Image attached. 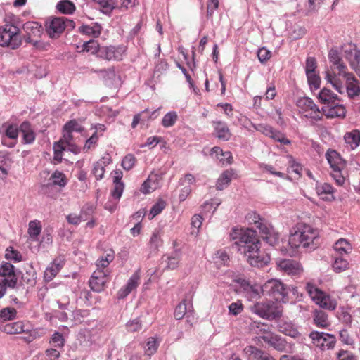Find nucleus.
I'll return each mask as SVG.
<instances>
[{"mask_svg": "<svg viewBox=\"0 0 360 360\" xmlns=\"http://www.w3.org/2000/svg\"><path fill=\"white\" fill-rule=\"evenodd\" d=\"M288 243L292 248L302 247L307 251H312L319 245V233L309 225H304L302 229L291 233Z\"/></svg>", "mask_w": 360, "mask_h": 360, "instance_id": "obj_1", "label": "nucleus"}, {"mask_svg": "<svg viewBox=\"0 0 360 360\" xmlns=\"http://www.w3.org/2000/svg\"><path fill=\"white\" fill-rule=\"evenodd\" d=\"M290 287L280 279L271 278L264 284L263 295L269 296L276 302L287 303L289 302Z\"/></svg>", "mask_w": 360, "mask_h": 360, "instance_id": "obj_2", "label": "nucleus"}, {"mask_svg": "<svg viewBox=\"0 0 360 360\" xmlns=\"http://www.w3.org/2000/svg\"><path fill=\"white\" fill-rule=\"evenodd\" d=\"M230 238L233 240H236L231 245V249L233 251L242 253L245 246H250L251 243L255 242V240L257 239V231L252 229L243 230L234 227L230 233Z\"/></svg>", "mask_w": 360, "mask_h": 360, "instance_id": "obj_3", "label": "nucleus"}, {"mask_svg": "<svg viewBox=\"0 0 360 360\" xmlns=\"http://www.w3.org/2000/svg\"><path fill=\"white\" fill-rule=\"evenodd\" d=\"M260 241L257 238L255 242L251 243L250 246H245L242 254L247 257V261L254 267L262 268L266 266L270 262V257L268 254L262 252L259 247Z\"/></svg>", "mask_w": 360, "mask_h": 360, "instance_id": "obj_4", "label": "nucleus"}, {"mask_svg": "<svg viewBox=\"0 0 360 360\" xmlns=\"http://www.w3.org/2000/svg\"><path fill=\"white\" fill-rule=\"evenodd\" d=\"M20 30L13 24H6L0 27V46L11 49H18L22 44Z\"/></svg>", "mask_w": 360, "mask_h": 360, "instance_id": "obj_5", "label": "nucleus"}, {"mask_svg": "<svg viewBox=\"0 0 360 360\" xmlns=\"http://www.w3.org/2000/svg\"><path fill=\"white\" fill-rule=\"evenodd\" d=\"M250 310L259 317L267 320H274L282 315V311L271 302H257L250 307Z\"/></svg>", "mask_w": 360, "mask_h": 360, "instance_id": "obj_6", "label": "nucleus"}, {"mask_svg": "<svg viewBox=\"0 0 360 360\" xmlns=\"http://www.w3.org/2000/svg\"><path fill=\"white\" fill-rule=\"evenodd\" d=\"M236 282L240 286V291L243 292L245 296L250 300H257L263 295L264 285H260L257 283H252L245 278H239Z\"/></svg>", "mask_w": 360, "mask_h": 360, "instance_id": "obj_7", "label": "nucleus"}, {"mask_svg": "<svg viewBox=\"0 0 360 360\" xmlns=\"http://www.w3.org/2000/svg\"><path fill=\"white\" fill-rule=\"evenodd\" d=\"M65 22L63 17H53L46 20V32L51 39H58L64 32Z\"/></svg>", "mask_w": 360, "mask_h": 360, "instance_id": "obj_8", "label": "nucleus"}, {"mask_svg": "<svg viewBox=\"0 0 360 360\" xmlns=\"http://www.w3.org/2000/svg\"><path fill=\"white\" fill-rule=\"evenodd\" d=\"M309 337L312 339L314 344L321 346L322 349L325 347L327 349H332L336 342L335 335L327 333L312 331L310 333Z\"/></svg>", "mask_w": 360, "mask_h": 360, "instance_id": "obj_9", "label": "nucleus"}, {"mask_svg": "<svg viewBox=\"0 0 360 360\" xmlns=\"http://www.w3.org/2000/svg\"><path fill=\"white\" fill-rule=\"evenodd\" d=\"M261 338L278 352H288L290 348L286 340L279 335L271 333L269 335H263Z\"/></svg>", "mask_w": 360, "mask_h": 360, "instance_id": "obj_10", "label": "nucleus"}, {"mask_svg": "<svg viewBox=\"0 0 360 360\" xmlns=\"http://www.w3.org/2000/svg\"><path fill=\"white\" fill-rule=\"evenodd\" d=\"M326 158L334 172H342L346 167V160L335 150L328 149L326 153Z\"/></svg>", "mask_w": 360, "mask_h": 360, "instance_id": "obj_11", "label": "nucleus"}, {"mask_svg": "<svg viewBox=\"0 0 360 360\" xmlns=\"http://www.w3.org/2000/svg\"><path fill=\"white\" fill-rule=\"evenodd\" d=\"M276 264L281 271L289 275L298 274L302 270L300 264L290 259H279L276 262Z\"/></svg>", "mask_w": 360, "mask_h": 360, "instance_id": "obj_12", "label": "nucleus"}, {"mask_svg": "<svg viewBox=\"0 0 360 360\" xmlns=\"http://www.w3.org/2000/svg\"><path fill=\"white\" fill-rule=\"evenodd\" d=\"M106 273L103 270H96L91 275L89 279V285L95 292H101L106 283Z\"/></svg>", "mask_w": 360, "mask_h": 360, "instance_id": "obj_13", "label": "nucleus"}, {"mask_svg": "<svg viewBox=\"0 0 360 360\" xmlns=\"http://www.w3.org/2000/svg\"><path fill=\"white\" fill-rule=\"evenodd\" d=\"M321 112L327 118H344L346 115L345 108L342 105H340L337 103L323 107Z\"/></svg>", "mask_w": 360, "mask_h": 360, "instance_id": "obj_14", "label": "nucleus"}, {"mask_svg": "<svg viewBox=\"0 0 360 360\" xmlns=\"http://www.w3.org/2000/svg\"><path fill=\"white\" fill-rule=\"evenodd\" d=\"M346 78V91L348 96L354 99L355 97L360 96V86L358 80L352 73H345L343 75Z\"/></svg>", "mask_w": 360, "mask_h": 360, "instance_id": "obj_15", "label": "nucleus"}, {"mask_svg": "<svg viewBox=\"0 0 360 360\" xmlns=\"http://www.w3.org/2000/svg\"><path fill=\"white\" fill-rule=\"evenodd\" d=\"M98 57L108 60H121L122 49L115 46H101L98 50Z\"/></svg>", "mask_w": 360, "mask_h": 360, "instance_id": "obj_16", "label": "nucleus"}, {"mask_svg": "<svg viewBox=\"0 0 360 360\" xmlns=\"http://www.w3.org/2000/svg\"><path fill=\"white\" fill-rule=\"evenodd\" d=\"M0 330L7 334H18L22 333H27L28 328H25V324L22 321L12 323H1L0 324Z\"/></svg>", "mask_w": 360, "mask_h": 360, "instance_id": "obj_17", "label": "nucleus"}, {"mask_svg": "<svg viewBox=\"0 0 360 360\" xmlns=\"http://www.w3.org/2000/svg\"><path fill=\"white\" fill-rule=\"evenodd\" d=\"M245 351L249 356V360H276L268 352L255 346L247 347Z\"/></svg>", "mask_w": 360, "mask_h": 360, "instance_id": "obj_18", "label": "nucleus"}, {"mask_svg": "<svg viewBox=\"0 0 360 360\" xmlns=\"http://www.w3.org/2000/svg\"><path fill=\"white\" fill-rule=\"evenodd\" d=\"M182 252L181 249H175L170 255H164L162 258V262H167V268L175 269L178 267L181 258Z\"/></svg>", "mask_w": 360, "mask_h": 360, "instance_id": "obj_19", "label": "nucleus"}, {"mask_svg": "<svg viewBox=\"0 0 360 360\" xmlns=\"http://www.w3.org/2000/svg\"><path fill=\"white\" fill-rule=\"evenodd\" d=\"M317 304L323 309H326L330 311H333L337 307V302L331 299L330 297L326 295L324 292H322L321 295L317 296L316 299H314Z\"/></svg>", "mask_w": 360, "mask_h": 360, "instance_id": "obj_20", "label": "nucleus"}, {"mask_svg": "<svg viewBox=\"0 0 360 360\" xmlns=\"http://www.w3.org/2000/svg\"><path fill=\"white\" fill-rule=\"evenodd\" d=\"M277 328L279 332L292 338H297L301 335L292 323L281 320L278 322Z\"/></svg>", "mask_w": 360, "mask_h": 360, "instance_id": "obj_21", "label": "nucleus"}, {"mask_svg": "<svg viewBox=\"0 0 360 360\" xmlns=\"http://www.w3.org/2000/svg\"><path fill=\"white\" fill-rule=\"evenodd\" d=\"M140 277L137 273H135L129 279L126 286L120 290L118 292V298L123 299L127 297L134 289L138 285V281Z\"/></svg>", "mask_w": 360, "mask_h": 360, "instance_id": "obj_22", "label": "nucleus"}, {"mask_svg": "<svg viewBox=\"0 0 360 360\" xmlns=\"http://www.w3.org/2000/svg\"><path fill=\"white\" fill-rule=\"evenodd\" d=\"M67 184V179L65 175L56 170L51 176L49 179V182L46 184L43 185V188H49L52 186H58L60 187H64Z\"/></svg>", "mask_w": 360, "mask_h": 360, "instance_id": "obj_23", "label": "nucleus"}, {"mask_svg": "<svg viewBox=\"0 0 360 360\" xmlns=\"http://www.w3.org/2000/svg\"><path fill=\"white\" fill-rule=\"evenodd\" d=\"M328 58L330 62L338 70L340 75L347 73V67L342 63L340 53L337 50L331 49L328 53Z\"/></svg>", "mask_w": 360, "mask_h": 360, "instance_id": "obj_24", "label": "nucleus"}, {"mask_svg": "<svg viewBox=\"0 0 360 360\" xmlns=\"http://www.w3.org/2000/svg\"><path fill=\"white\" fill-rule=\"evenodd\" d=\"M319 99L321 103L330 105L338 100V96L333 93L331 90L323 88L319 94Z\"/></svg>", "mask_w": 360, "mask_h": 360, "instance_id": "obj_25", "label": "nucleus"}, {"mask_svg": "<svg viewBox=\"0 0 360 360\" xmlns=\"http://www.w3.org/2000/svg\"><path fill=\"white\" fill-rule=\"evenodd\" d=\"M193 311L187 309L186 300H184L176 307L174 313V318L176 320H181L184 316L187 319H190L192 315ZM190 321V320H188Z\"/></svg>", "mask_w": 360, "mask_h": 360, "instance_id": "obj_26", "label": "nucleus"}, {"mask_svg": "<svg viewBox=\"0 0 360 360\" xmlns=\"http://www.w3.org/2000/svg\"><path fill=\"white\" fill-rule=\"evenodd\" d=\"M214 124L217 138L224 141H228L231 138L230 131L224 122L218 121L214 122Z\"/></svg>", "mask_w": 360, "mask_h": 360, "instance_id": "obj_27", "label": "nucleus"}, {"mask_svg": "<svg viewBox=\"0 0 360 360\" xmlns=\"http://www.w3.org/2000/svg\"><path fill=\"white\" fill-rule=\"evenodd\" d=\"M314 322L317 326L323 328H326L330 326L328 314L321 309L314 311Z\"/></svg>", "mask_w": 360, "mask_h": 360, "instance_id": "obj_28", "label": "nucleus"}, {"mask_svg": "<svg viewBox=\"0 0 360 360\" xmlns=\"http://www.w3.org/2000/svg\"><path fill=\"white\" fill-rule=\"evenodd\" d=\"M110 162V158H103L102 160L96 162L94 165L92 172L95 176L96 179H101L105 173V167L106 165L109 164Z\"/></svg>", "mask_w": 360, "mask_h": 360, "instance_id": "obj_29", "label": "nucleus"}, {"mask_svg": "<svg viewBox=\"0 0 360 360\" xmlns=\"http://www.w3.org/2000/svg\"><path fill=\"white\" fill-rule=\"evenodd\" d=\"M233 175V172L232 169L226 170V171L223 172V173L221 174V176L217 179V181L216 184L217 189L221 191L225 187H226L231 182Z\"/></svg>", "mask_w": 360, "mask_h": 360, "instance_id": "obj_30", "label": "nucleus"}, {"mask_svg": "<svg viewBox=\"0 0 360 360\" xmlns=\"http://www.w3.org/2000/svg\"><path fill=\"white\" fill-rule=\"evenodd\" d=\"M56 8L63 14L71 15L75 11V6L70 0H60L57 4Z\"/></svg>", "mask_w": 360, "mask_h": 360, "instance_id": "obj_31", "label": "nucleus"}, {"mask_svg": "<svg viewBox=\"0 0 360 360\" xmlns=\"http://www.w3.org/2000/svg\"><path fill=\"white\" fill-rule=\"evenodd\" d=\"M345 140L347 143L350 144L352 148H356L360 144V132L358 130H353L345 135Z\"/></svg>", "mask_w": 360, "mask_h": 360, "instance_id": "obj_32", "label": "nucleus"}, {"mask_svg": "<svg viewBox=\"0 0 360 360\" xmlns=\"http://www.w3.org/2000/svg\"><path fill=\"white\" fill-rule=\"evenodd\" d=\"M17 284V278L14 276L11 278H4L0 281V298H1L6 290V287L14 288Z\"/></svg>", "mask_w": 360, "mask_h": 360, "instance_id": "obj_33", "label": "nucleus"}, {"mask_svg": "<svg viewBox=\"0 0 360 360\" xmlns=\"http://www.w3.org/2000/svg\"><path fill=\"white\" fill-rule=\"evenodd\" d=\"M101 6V11L108 15L112 13L115 8L114 2L112 0H93Z\"/></svg>", "mask_w": 360, "mask_h": 360, "instance_id": "obj_34", "label": "nucleus"}, {"mask_svg": "<svg viewBox=\"0 0 360 360\" xmlns=\"http://www.w3.org/2000/svg\"><path fill=\"white\" fill-rule=\"evenodd\" d=\"M0 275L4 277L8 276L10 278L13 276L17 278L14 273V266L8 262H5L1 264L0 267Z\"/></svg>", "mask_w": 360, "mask_h": 360, "instance_id": "obj_35", "label": "nucleus"}, {"mask_svg": "<svg viewBox=\"0 0 360 360\" xmlns=\"http://www.w3.org/2000/svg\"><path fill=\"white\" fill-rule=\"evenodd\" d=\"M178 115L176 112L172 111L167 112L162 118V124L165 127L173 126L177 120Z\"/></svg>", "mask_w": 360, "mask_h": 360, "instance_id": "obj_36", "label": "nucleus"}, {"mask_svg": "<svg viewBox=\"0 0 360 360\" xmlns=\"http://www.w3.org/2000/svg\"><path fill=\"white\" fill-rule=\"evenodd\" d=\"M166 202L162 199H159L150 209L149 216L150 219H153L155 216L159 214L165 207Z\"/></svg>", "mask_w": 360, "mask_h": 360, "instance_id": "obj_37", "label": "nucleus"}, {"mask_svg": "<svg viewBox=\"0 0 360 360\" xmlns=\"http://www.w3.org/2000/svg\"><path fill=\"white\" fill-rule=\"evenodd\" d=\"M265 132L267 135L271 136L274 139L277 141L283 143V144H289L290 141L286 138L283 137L281 134H276L274 131L273 129L271 127L266 126L264 127Z\"/></svg>", "mask_w": 360, "mask_h": 360, "instance_id": "obj_38", "label": "nucleus"}, {"mask_svg": "<svg viewBox=\"0 0 360 360\" xmlns=\"http://www.w3.org/2000/svg\"><path fill=\"white\" fill-rule=\"evenodd\" d=\"M101 46L98 43L93 39H91L86 42H84L83 44V51L86 52H90L93 54L97 53L98 56V50H100Z\"/></svg>", "mask_w": 360, "mask_h": 360, "instance_id": "obj_39", "label": "nucleus"}, {"mask_svg": "<svg viewBox=\"0 0 360 360\" xmlns=\"http://www.w3.org/2000/svg\"><path fill=\"white\" fill-rule=\"evenodd\" d=\"M41 227L38 221H31L29 223L28 233L32 238H37L41 233Z\"/></svg>", "mask_w": 360, "mask_h": 360, "instance_id": "obj_40", "label": "nucleus"}, {"mask_svg": "<svg viewBox=\"0 0 360 360\" xmlns=\"http://www.w3.org/2000/svg\"><path fill=\"white\" fill-rule=\"evenodd\" d=\"M5 257L8 260H13L15 262H20L22 259V255L12 247L6 248Z\"/></svg>", "mask_w": 360, "mask_h": 360, "instance_id": "obj_41", "label": "nucleus"}, {"mask_svg": "<svg viewBox=\"0 0 360 360\" xmlns=\"http://www.w3.org/2000/svg\"><path fill=\"white\" fill-rule=\"evenodd\" d=\"M136 162V158L133 154H127L122 161V167L126 171H129L133 168Z\"/></svg>", "mask_w": 360, "mask_h": 360, "instance_id": "obj_42", "label": "nucleus"}, {"mask_svg": "<svg viewBox=\"0 0 360 360\" xmlns=\"http://www.w3.org/2000/svg\"><path fill=\"white\" fill-rule=\"evenodd\" d=\"M61 269L57 267V266L53 265L52 264L48 266L44 274V280L46 281H51L59 272Z\"/></svg>", "mask_w": 360, "mask_h": 360, "instance_id": "obj_43", "label": "nucleus"}, {"mask_svg": "<svg viewBox=\"0 0 360 360\" xmlns=\"http://www.w3.org/2000/svg\"><path fill=\"white\" fill-rule=\"evenodd\" d=\"M17 311L14 308H4L0 311V319L6 321L12 320L16 316Z\"/></svg>", "mask_w": 360, "mask_h": 360, "instance_id": "obj_44", "label": "nucleus"}, {"mask_svg": "<svg viewBox=\"0 0 360 360\" xmlns=\"http://www.w3.org/2000/svg\"><path fill=\"white\" fill-rule=\"evenodd\" d=\"M61 141L55 142L53 144L54 156L53 159L58 162H61L63 160V152L65 150V146H62Z\"/></svg>", "mask_w": 360, "mask_h": 360, "instance_id": "obj_45", "label": "nucleus"}, {"mask_svg": "<svg viewBox=\"0 0 360 360\" xmlns=\"http://www.w3.org/2000/svg\"><path fill=\"white\" fill-rule=\"evenodd\" d=\"M299 103L300 105L305 106L307 109L312 110L314 113L321 112L319 108L314 103L313 100L310 98L304 97L302 99H300Z\"/></svg>", "mask_w": 360, "mask_h": 360, "instance_id": "obj_46", "label": "nucleus"}, {"mask_svg": "<svg viewBox=\"0 0 360 360\" xmlns=\"http://www.w3.org/2000/svg\"><path fill=\"white\" fill-rule=\"evenodd\" d=\"M19 129L17 125L15 124H8L6 127L5 135L7 138H9L12 140H16L18 136Z\"/></svg>", "mask_w": 360, "mask_h": 360, "instance_id": "obj_47", "label": "nucleus"}, {"mask_svg": "<svg viewBox=\"0 0 360 360\" xmlns=\"http://www.w3.org/2000/svg\"><path fill=\"white\" fill-rule=\"evenodd\" d=\"M349 248V243L343 238L339 239L334 245V249L340 254L347 253Z\"/></svg>", "mask_w": 360, "mask_h": 360, "instance_id": "obj_48", "label": "nucleus"}, {"mask_svg": "<svg viewBox=\"0 0 360 360\" xmlns=\"http://www.w3.org/2000/svg\"><path fill=\"white\" fill-rule=\"evenodd\" d=\"M347 261L345 259L340 257L335 258V262L333 264V268L335 271L340 272L345 270L347 268Z\"/></svg>", "mask_w": 360, "mask_h": 360, "instance_id": "obj_49", "label": "nucleus"}, {"mask_svg": "<svg viewBox=\"0 0 360 360\" xmlns=\"http://www.w3.org/2000/svg\"><path fill=\"white\" fill-rule=\"evenodd\" d=\"M65 340L63 335L58 332H55L50 340V343L53 345V347H62L64 345Z\"/></svg>", "mask_w": 360, "mask_h": 360, "instance_id": "obj_50", "label": "nucleus"}, {"mask_svg": "<svg viewBox=\"0 0 360 360\" xmlns=\"http://www.w3.org/2000/svg\"><path fill=\"white\" fill-rule=\"evenodd\" d=\"M307 77L309 85L311 87L313 86L315 89L320 88L321 78L316 72L307 75Z\"/></svg>", "mask_w": 360, "mask_h": 360, "instance_id": "obj_51", "label": "nucleus"}, {"mask_svg": "<svg viewBox=\"0 0 360 360\" xmlns=\"http://www.w3.org/2000/svg\"><path fill=\"white\" fill-rule=\"evenodd\" d=\"M316 60L314 57H308L306 60L305 72L306 75L315 73L316 69Z\"/></svg>", "mask_w": 360, "mask_h": 360, "instance_id": "obj_52", "label": "nucleus"}, {"mask_svg": "<svg viewBox=\"0 0 360 360\" xmlns=\"http://www.w3.org/2000/svg\"><path fill=\"white\" fill-rule=\"evenodd\" d=\"M63 131L69 132L81 131L82 127L75 120L68 121L63 127Z\"/></svg>", "mask_w": 360, "mask_h": 360, "instance_id": "obj_53", "label": "nucleus"}, {"mask_svg": "<svg viewBox=\"0 0 360 360\" xmlns=\"http://www.w3.org/2000/svg\"><path fill=\"white\" fill-rule=\"evenodd\" d=\"M271 56V52L265 47L260 48L257 51L258 59L262 63L266 62Z\"/></svg>", "mask_w": 360, "mask_h": 360, "instance_id": "obj_54", "label": "nucleus"}, {"mask_svg": "<svg viewBox=\"0 0 360 360\" xmlns=\"http://www.w3.org/2000/svg\"><path fill=\"white\" fill-rule=\"evenodd\" d=\"M114 189L112 191V195L115 199H120L124 188L123 182H113Z\"/></svg>", "mask_w": 360, "mask_h": 360, "instance_id": "obj_55", "label": "nucleus"}, {"mask_svg": "<svg viewBox=\"0 0 360 360\" xmlns=\"http://www.w3.org/2000/svg\"><path fill=\"white\" fill-rule=\"evenodd\" d=\"M264 240L266 242V243L269 244L271 246H274L278 243V234L272 233L271 231L269 234L262 236Z\"/></svg>", "mask_w": 360, "mask_h": 360, "instance_id": "obj_56", "label": "nucleus"}, {"mask_svg": "<svg viewBox=\"0 0 360 360\" xmlns=\"http://www.w3.org/2000/svg\"><path fill=\"white\" fill-rule=\"evenodd\" d=\"M243 310V304L239 302H233L229 306V314L236 316Z\"/></svg>", "mask_w": 360, "mask_h": 360, "instance_id": "obj_57", "label": "nucleus"}, {"mask_svg": "<svg viewBox=\"0 0 360 360\" xmlns=\"http://www.w3.org/2000/svg\"><path fill=\"white\" fill-rule=\"evenodd\" d=\"M127 328L129 331L136 332L141 328V322L139 319H136L132 321H129L127 323Z\"/></svg>", "mask_w": 360, "mask_h": 360, "instance_id": "obj_58", "label": "nucleus"}, {"mask_svg": "<svg viewBox=\"0 0 360 360\" xmlns=\"http://www.w3.org/2000/svg\"><path fill=\"white\" fill-rule=\"evenodd\" d=\"M338 360H357L356 356L347 350H340L338 354Z\"/></svg>", "mask_w": 360, "mask_h": 360, "instance_id": "obj_59", "label": "nucleus"}, {"mask_svg": "<svg viewBox=\"0 0 360 360\" xmlns=\"http://www.w3.org/2000/svg\"><path fill=\"white\" fill-rule=\"evenodd\" d=\"M316 188L319 194H330L333 193V186L328 183H325L321 186H316Z\"/></svg>", "mask_w": 360, "mask_h": 360, "instance_id": "obj_60", "label": "nucleus"}, {"mask_svg": "<svg viewBox=\"0 0 360 360\" xmlns=\"http://www.w3.org/2000/svg\"><path fill=\"white\" fill-rule=\"evenodd\" d=\"M306 288L309 295L311 297L313 300L316 299L317 296L321 295L323 292L322 290L309 283H307Z\"/></svg>", "mask_w": 360, "mask_h": 360, "instance_id": "obj_61", "label": "nucleus"}, {"mask_svg": "<svg viewBox=\"0 0 360 360\" xmlns=\"http://www.w3.org/2000/svg\"><path fill=\"white\" fill-rule=\"evenodd\" d=\"M152 181L151 176H149V177L142 184L141 187V192L144 194H148L150 192V190H154L156 188V186L154 187H151L150 185V182Z\"/></svg>", "mask_w": 360, "mask_h": 360, "instance_id": "obj_62", "label": "nucleus"}, {"mask_svg": "<svg viewBox=\"0 0 360 360\" xmlns=\"http://www.w3.org/2000/svg\"><path fill=\"white\" fill-rule=\"evenodd\" d=\"M246 219L250 223V224H255L256 226L262 221H263L264 219L261 218V217L257 214L256 212H251V213H248V214L246 216Z\"/></svg>", "mask_w": 360, "mask_h": 360, "instance_id": "obj_63", "label": "nucleus"}, {"mask_svg": "<svg viewBox=\"0 0 360 360\" xmlns=\"http://www.w3.org/2000/svg\"><path fill=\"white\" fill-rule=\"evenodd\" d=\"M26 29H30L34 34H39L41 31V26L37 22H32L25 25Z\"/></svg>", "mask_w": 360, "mask_h": 360, "instance_id": "obj_64", "label": "nucleus"}]
</instances>
